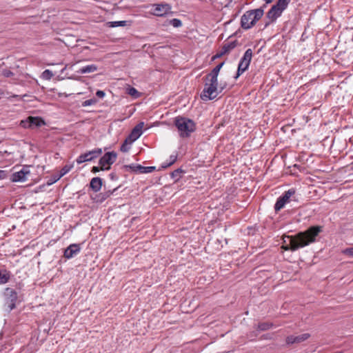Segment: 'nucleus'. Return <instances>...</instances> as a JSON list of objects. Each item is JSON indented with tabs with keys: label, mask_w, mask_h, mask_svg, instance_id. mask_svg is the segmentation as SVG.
<instances>
[{
	"label": "nucleus",
	"mask_w": 353,
	"mask_h": 353,
	"mask_svg": "<svg viewBox=\"0 0 353 353\" xmlns=\"http://www.w3.org/2000/svg\"><path fill=\"white\" fill-rule=\"evenodd\" d=\"M31 83H32V86H34V85H36L37 83V81L35 79H32V81H31Z\"/></svg>",
	"instance_id": "obj_43"
},
{
	"label": "nucleus",
	"mask_w": 353,
	"mask_h": 353,
	"mask_svg": "<svg viewBox=\"0 0 353 353\" xmlns=\"http://www.w3.org/2000/svg\"><path fill=\"white\" fill-rule=\"evenodd\" d=\"M100 170H102L101 169V166L100 167H98V166H93L92 168V170H91V172L92 173H97V172H99Z\"/></svg>",
	"instance_id": "obj_41"
},
{
	"label": "nucleus",
	"mask_w": 353,
	"mask_h": 353,
	"mask_svg": "<svg viewBox=\"0 0 353 353\" xmlns=\"http://www.w3.org/2000/svg\"><path fill=\"white\" fill-rule=\"evenodd\" d=\"M80 251V245L77 243H72L70 244L68 247H67L66 249H65L63 256L65 259H69L79 254Z\"/></svg>",
	"instance_id": "obj_15"
},
{
	"label": "nucleus",
	"mask_w": 353,
	"mask_h": 353,
	"mask_svg": "<svg viewBox=\"0 0 353 353\" xmlns=\"http://www.w3.org/2000/svg\"><path fill=\"white\" fill-rule=\"evenodd\" d=\"M97 99L96 98H92L88 100H85L82 102L81 106L82 107H86L89 105H94L97 103Z\"/></svg>",
	"instance_id": "obj_30"
},
{
	"label": "nucleus",
	"mask_w": 353,
	"mask_h": 353,
	"mask_svg": "<svg viewBox=\"0 0 353 353\" xmlns=\"http://www.w3.org/2000/svg\"><path fill=\"white\" fill-rule=\"evenodd\" d=\"M96 95L99 98H103L105 96V92L101 90H98Z\"/></svg>",
	"instance_id": "obj_40"
},
{
	"label": "nucleus",
	"mask_w": 353,
	"mask_h": 353,
	"mask_svg": "<svg viewBox=\"0 0 353 353\" xmlns=\"http://www.w3.org/2000/svg\"><path fill=\"white\" fill-rule=\"evenodd\" d=\"M129 141V139L127 138L124 143L121 145V148H120V150L121 152H128V150H129V147L128 146V141Z\"/></svg>",
	"instance_id": "obj_34"
},
{
	"label": "nucleus",
	"mask_w": 353,
	"mask_h": 353,
	"mask_svg": "<svg viewBox=\"0 0 353 353\" xmlns=\"http://www.w3.org/2000/svg\"><path fill=\"white\" fill-rule=\"evenodd\" d=\"M174 125L182 138H188L196 130V123L190 119L177 117L174 119Z\"/></svg>",
	"instance_id": "obj_2"
},
{
	"label": "nucleus",
	"mask_w": 353,
	"mask_h": 353,
	"mask_svg": "<svg viewBox=\"0 0 353 353\" xmlns=\"http://www.w3.org/2000/svg\"><path fill=\"white\" fill-rule=\"evenodd\" d=\"M183 172V171L181 168H178L171 172V177L174 179L175 181H177L181 177V174Z\"/></svg>",
	"instance_id": "obj_28"
},
{
	"label": "nucleus",
	"mask_w": 353,
	"mask_h": 353,
	"mask_svg": "<svg viewBox=\"0 0 353 353\" xmlns=\"http://www.w3.org/2000/svg\"><path fill=\"white\" fill-rule=\"evenodd\" d=\"M290 0H278L275 6L284 10L288 6Z\"/></svg>",
	"instance_id": "obj_27"
},
{
	"label": "nucleus",
	"mask_w": 353,
	"mask_h": 353,
	"mask_svg": "<svg viewBox=\"0 0 353 353\" xmlns=\"http://www.w3.org/2000/svg\"><path fill=\"white\" fill-rule=\"evenodd\" d=\"M298 200L299 198L296 194V190L294 188H290L277 199L274 205V210L276 212H278L284 208L286 203L291 201H298Z\"/></svg>",
	"instance_id": "obj_4"
},
{
	"label": "nucleus",
	"mask_w": 353,
	"mask_h": 353,
	"mask_svg": "<svg viewBox=\"0 0 353 353\" xmlns=\"http://www.w3.org/2000/svg\"><path fill=\"white\" fill-rule=\"evenodd\" d=\"M125 170H130L132 172H139L140 173H150L156 170L155 166L145 167L139 164H130L124 165Z\"/></svg>",
	"instance_id": "obj_12"
},
{
	"label": "nucleus",
	"mask_w": 353,
	"mask_h": 353,
	"mask_svg": "<svg viewBox=\"0 0 353 353\" xmlns=\"http://www.w3.org/2000/svg\"><path fill=\"white\" fill-rule=\"evenodd\" d=\"M109 176H110V179L112 181L118 180V176L117 175V174L115 172H111L109 174Z\"/></svg>",
	"instance_id": "obj_39"
},
{
	"label": "nucleus",
	"mask_w": 353,
	"mask_h": 353,
	"mask_svg": "<svg viewBox=\"0 0 353 353\" xmlns=\"http://www.w3.org/2000/svg\"><path fill=\"white\" fill-rule=\"evenodd\" d=\"M252 57V50L250 48H249L245 52L243 57L241 59L239 63L237 72L236 76L234 77L236 79H237L242 73H243L248 68L250 63L251 62Z\"/></svg>",
	"instance_id": "obj_6"
},
{
	"label": "nucleus",
	"mask_w": 353,
	"mask_h": 353,
	"mask_svg": "<svg viewBox=\"0 0 353 353\" xmlns=\"http://www.w3.org/2000/svg\"><path fill=\"white\" fill-rule=\"evenodd\" d=\"M272 1L273 0H265V3L261 8H264L266 6V5L272 3Z\"/></svg>",
	"instance_id": "obj_42"
},
{
	"label": "nucleus",
	"mask_w": 353,
	"mask_h": 353,
	"mask_svg": "<svg viewBox=\"0 0 353 353\" xmlns=\"http://www.w3.org/2000/svg\"><path fill=\"white\" fill-rule=\"evenodd\" d=\"M128 94L134 99H137L141 96V92H139L138 90H127Z\"/></svg>",
	"instance_id": "obj_32"
},
{
	"label": "nucleus",
	"mask_w": 353,
	"mask_h": 353,
	"mask_svg": "<svg viewBox=\"0 0 353 353\" xmlns=\"http://www.w3.org/2000/svg\"><path fill=\"white\" fill-rule=\"evenodd\" d=\"M310 336V334L308 333H304L302 334H300L299 336H295L296 339V343H300L303 341H305Z\"/></svg>",
	"instance_id": "obj_29"
},
{
	"label": "nucleus",
	"mask_w": 353,
	"mask_h": 353,
	"mask_svg": "<svg viewBox=\"0 0 353 353\" xmlns=\"http://www.w3.org/2000/svg\"><path fill=\"white\" fill-rule=\"evenodd\" d=\"M57 176H54L53 177V179H52L50 181H49L48 183H50L52 180H55V178H56Z\"/></svg>",
	"instance_id": "obj_44"
},
{
	"label": "nucleus",
	"mask_w": 353,
	"mask_h": 353,
	"mask_svg": "<svg viewBox=\"0 0 353 353\" xmlns=\"http://www.w3.org/2000/svg\"><path fill=\"white\" fill-rule=\"evenodd\" d=\"M45 121L39 117H28L26 120L21 121V126L24 128H34L45 125Z\"/></svg>",
	"instance_id": "obj_10"
},
{
	"label": "nucleus",
	"mask_w": 353,
	"mask_h": 353,
	"mask_svg": "<svg viewBox=\"0 0 353 353\" xmlns=\"http://www.w3.org/2000/svg\"><path fill=\"white\" fill-rule=\"evenodd\" d=\"M283 12V10H282V9L274 5L266 14V17L269 19V21L265 24V27H267L271 23L276 21V19L281 15Z\"/></svg>",
	"instance_id": "obj_14"
},
{
	"label": "nucleus",
	"mask_w": 353,
	"mask_h": 353,
	"mask_svg": "<svg viewBox=\"0 0 353 353\" xmlns=\"http://www.w3.org/2000/svg\"><path fill=\"white\" fill-rule=\"evenodd\" d=\"M72 168V165H65L63 166L61 170H60V173L55 178V180H52L50 183H48V185H51L55 182H57L58 180H59L62 176H63L65 174L68 173L71 169Z\"/></svg>",
	"instance_id": "obj_21"
},
{
	"label": "nucleus",
	"mask_w": 353,
	"mask_h": 353,
	"mask_svg": "<svg viewBox=\"0 0 353 353\" xmlns=\"http://www.w3.org/2000/svg\"><path fill=\"white\" fill-rule=\"evenodd\" d=\"M4 297L6 305L8 307V310L10 312L16 307V302L17 301V292L15 290L6 288L4 291Z\"/></svg>",
	"instance_id": "obj_8"
},
{
	"label": "nucleus",
	"mask_w": 353,
	"mask_h": 353,
	"mask_svg": "<svg viewBox=\"0 0 353 353\" xmlns=\"http://www.w3.org/2000/svg\"><path fill=\"white\" fill-rule=\"evenodd\" d=\"M30 172L28 166H24L21 170L14 172L10 178L12 182H23L26 181V176L29 175Z\"/></svg>",
	"instance_id": "obj_13"
},
{
	"label": "nucleus",
	"mask_w": 353,
	"mask_h": 353,
	"mask_svg": "<svg viewBox=\"0 0 353 353\" xmlns=\"http://www.w3.org/2000/svg\"><path fill=\"white\" fill-rule=\"evenodd\" d=\"M176 159H177V153L171 154L170 156V158H169V161L168 162H167V161L164 162L161 165V168H167L171 166L172 165H173L176 162Z\"/></svg>",
	"instance_id": "obj_25"
},
{
	"label": "nucleus",
	"mask_w": 353,
	"mask_h": 353,
	"mask_svg": "<svg viewBox=\"0 0 353 353\" xmlns=\"http://www.w3.org/2000/svg\"><path fill=\"white\" fill-rule=\"evenodd\" d=\"M143 122H141L139 123H138L133 129L131 131L130 134L128 135V137H127L129 141H130V143H131L132 142L136 141L137 139H138L142 134L143 132H142V128L143 127Z\"/></svg>",
	"instance_id": "obj_16"
},
{
	"label": "nucleus",
	"mask_w": 353,
	"mask_h": 353,
	"mask_svg": "<svg viewBox=\"0 0 353 353\" xmlns=\"http://www.w3.org/2000/svg\"><path fill=\"white\" fill-rule=\"evenodd\" d=\"M218 90H203L200 93V97L204 101L212 100L215 99L220 92L221 93L223 90H220V92H218Z\"/></svg>",
	"instance_id": "obj_18"
},
{
	"label": "nucleus",
	"mask_w": 353,
	"mask_h": 353,
	"mask_svg": "<svg viewBox=\"0 0 353 353\" xmlns=\"http://www.w3.org/2000/svg\"><path fill=\"white\" fill-rule=\"evenodd\" d=\"M169 24L172 25L174 28H179L182 26V22L179 19H172L169 21Z\"/></svg>",
	"instance_id": "obj_33"
},
{
	"label": "nucleus",
	"mask_w": 353,
	"mask_h": 353,
	"mask_svg": "<svg viewBox=\"0 0 353 353\" xmlns=\"http://www.w3.org/2000/svg\"><path fill=\"white\" fill-rule=\"evenodd\" d=\"M117 158V154L114 151L105 152L99 161V164L101 166V169L102 170H110V165L116 161Z\"/></svg>",
	"instance_id": "obj_7"
},
{
	"label": "nucleus",
	"mask_w": 353,
	"mask_h": 353,
	"mask_svg": "<svg viewBox=\"0 0 353 353\" xmlns=\"http://www.w3.org/2000/svg\"><path fill=\"white\" fill-rule=\"evenodd\" d=\"M263 8L245 12L241 19V28L245 30L251 28L263 17Z\"/></svg>",
	"instance_id": "obj_3"
},
{
	"label": "nucleus",
	"mask_w": 353,
	"mask_h": 353,
	"mask_svg": "<svg viewBox=\"0 0 353 353\" xmlns=\"http://www.w3.org/2000/svg\"><path fill=\"white\" fill-rule=\"evenodd\" d=\"M286 343L288 345L296 343L295 336L290 335V336H287Z\"/></svg>",
	"instance_id": "obj_35"
},
{
	"label": "nucleus",
	"mask_w": 353,
	"mask_h": 353,
	"mask_svg": "<svg viewBox=\"0 0 353 353\" xmlns=\"http://www.w3.org/2000/svg\"><path fill=\"white\" fill-rule=\"evenodd\" d=\"M8 174V173L6 170H0V180L6 179Z\"/></svg>",
	"instance_id": "obj_38"
},
{
	"label": "nucleus",
	"mask_w": 353,
	"mask_h": 353,
	"mask_svg": "<svg viewBox=\"0 0 353 353\" xmlns=\"http://www.w3.org/2000/svg\"><path fill=\"white\" fill-rule=\"evenodd\" d=\"M128 88L132 89L133 88H132V87L129 86Z\"/></svg>",
	"instance_id": "obj_45"
},
{
	"label": "nucleus",
	"mask_w": 353,
	"mask_h": 353,
	"mask_svg": "<svg viewBox=\"0 0 353 353\" xmlns=\"http://www.w3.org/2000/svg\"><path fill=\"white\" fill-rule=\"evenodd\" d=\"M98 70V66L95 64L88 65L81 68L77 72L79 74L92 73Z\"/></svg>",
	"instance_id": "obj_20"
},
{
	"label": "nucleus",
	"mask_w": 353,
	"mask_h": 353,
	"mask_svg": "<svg viewBox=\"0 0 353 353\" xmlns=\"http://www.w3.org/2000/svg\"><path fill=\"white\" fill-rule=\"evenodd\" d=\"M103 180L101 178L96 176L91 179L90 183V188L94 192H98L102 187Z\"/></svg>",
	"instance_id": "obj_19"
},
{
	"label": "nucleus",
	"mask_w": 353,
	"mask_h": 353,
	"mask_svg": "<svg viewBox=\"0 0 353 353\" xmlns=\"http://www.w3.org/2000/svg\"><path fill=\"white\" fill-rule=\"evenodd\" d=\"M239 45L237 40L232 41H225L221 50L219 51L214 56L212 57V60L221 58L225 54H229L234 48Z\"/></svg>",
	"instance_id": "obj_11"
},
{
	"label": "nucleus",
	"mask_w": 353,
	"mask_h": 353,
	"mask_svg": "<svg viewBox=\"0 0 353 353\" xmlns=\"http://www.w3.org/2000/svg\"><path fill=\"white\" fill-rule=\"evenodd\" d=\"M2 74L5 77H12L14 75L13 72L12 71H10V70H8V69H3L2 70Z\"/></svg>",
	"instance_id": "obj_36"
},
{
	"label": "nucleus",
	"mask_w": 353,
	"mask_h": 353,
	"mask_svg": "<svg viewBox=\"0 0 353 353\" xmlns=\"http://www.w3.org/2000/svg\"><path fill=\"white\" fill-rule=\"evenodd\" d=\"M154 14L159 17H162L169 12L172 8L171 6L168 3L154 4Z\"/></svg>",
	"instance_id": "obj_17"
},
{
	"label": "nucleus",
	"mask_w": 353,
	"mask_h": 353,
	"mask_svg": "<svg viewBox=\"0 0 353 353\" xmlns=\"http://www.w3.org/2000/svg\"><path fill=\"white\" fill-rule=\"evenodd\" d=\"M102 152L101 148H95L92 150L80 154L76 159V161L78 164L92 161L101 156Z\"/></svg>",
	"instance_id": "obj_9"
},
{
	"label": "nucleus",
	"mask_w": 353,
	"mask_h": 353,
	"mask_svg": "<svg viewBox=\"0 0 353 353\" xmlns=\"http://www.w3.org/2000/svg\"><path fill=\"white\" fill-rule=\"evenodd\" d=\"M53 77V73L51 70H44L42 73H41V77L43 79H46V80H50L52 77Z\"/></svg>",
	"instance_id": "obj_31"
},
{
	"label": "nucleus",
	"mask_w": 353,
	"mask_h": 353,
	"mask_svg": "<svg viewBox=\"0 0 353 353\" xmlns=\"http://www.w3.org/2000/svg\"><path fill=\"white\" fill-rule=\"evenodd\" d=\"M274 327V325L271 322H261L256 326L258 331H267Z\"/></svg>",
	"instance_id": "obj_24"
},
{
	"label": "nucleus",
	"mask_w": 353,
	"mask_h": 353,
	"mask_svg": "<svg viewBox=\"0 0 353 353\" xmlns=\"http://www.w3.org/2000/svg\"><path fill=\"white\" fill-rule=\"evenodd\" d=\"M119 187H117L114 188L112 190H108L104 192L100 193L97 197H98V201L103 202L105 200H106L108 198H109L112 194H114V192H116Z\"/></svg>",
	"instance_id": "obj_22"
},
{
	"label": "nucleus",
	"mask_w": 353,
	"mask_h": 353,
	"mask_svg": "<svg viewBox=\"0 0 353 353\" xmlns=\"http://www.w3.org/2000/svg\"><path fill=\"white\" fill-rule=\"evenodd\" d=\"M11 273L6 270H0V285L5 284L10 279Z\"/></svg>",
	"instance_id": "obj_23"
},
{
	"label": "nucleus",
	"mask_w": 353,
	"mask_h": 353,
	"mask_svg": "<svg viewBox=\"0 0 353 353\" xmlns=\"http://www.w3.org/2000/svg\"><path fill=\"white\" fill-rule=\"evenodd\" d=\"M323 231V227L320 225H312L303 232H299L295 235L287 236L288 242L284 249L285 250L296 251L316 241V238Z\"/></svg>",
	"instance_id": "obj_1"
},
{
	"label": "nucleus",
	"mask_w": 353,
	"mask_h": 353,
	"mask_svg": "<svg viewBox=\"0 0 353 353\" xmlns=\"http://www.w3.org/2000/svg\"><path fill=\"white\" fill-rule=\"evenodd\" d=\"M127 21H110L108 23V26L111 28H115L119 26H127Z\"/></svg>",
	"instance_id": "obj_26"
},
{
	"label": "nucleus",
	"mask_w": 353,
	"mask_h": 353,
	"mask_svg": "<svg viewBox=\"0 0 353 353\" xmlns=\"http://www.w3.org/2000/svg\"><path fill=\"white\" fill-rule=\"evenodd\" d=\"M343 252L346 255L353 257V247L346 248Z\"/></svg>",
	"instance_id": "obj_37"
},
{
	"label": "nucleus",
	"mask_w": 353,
	"mask_h": 353,
	"mask_svg": "<svg viewBox=\"0 0 353 353\" xmlns=\"http://www.w3.org/2000/svg\"><path fill=\"white\" fill-rule=\"evenodd\" d=\"M224 65V62L218 64L210 73L205 77V88H217V77L221 68Z\"/></svg>",
	"instance_id": "obj_5"
}]
</instances>
